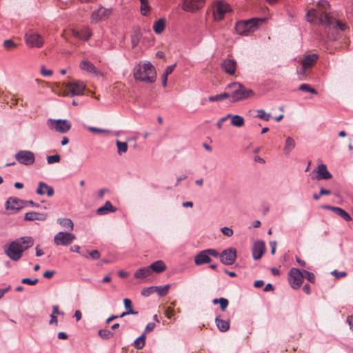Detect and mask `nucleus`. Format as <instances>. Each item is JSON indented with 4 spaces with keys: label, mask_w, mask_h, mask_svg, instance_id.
Here are the masks:
<instances>
[{
    "label": "nucleus",
    "mask_w": 353,
    "mask_h": 353,
    "mask_svg": "<svg viewBox=\"0 0 353 353\" xmlns=\"http://www.w3.org/2000/svg\"><path fill=\"white\" fill-rule=\"evenodd\" d=\"M310 23H319L325 27L327 38L331 41H336L340 37V32L348 28L345 23L336 19L325 11H319L315 9L310 10L306 14Z\"/></svg>",
    "instance_id": "nucleus-1"
},
{
    "label": "nucleus",
    "mask_w": 353,
    "mask_h": 353,
    "mask_svg": "<svg viewBox=\"0 0 353 353\" xmlns=\"http://www.w3.org/2000/svg\"><path fill=\"white\" fill-rule=\"evenodd\" d=\"M34 245V240L31 236H22L7 243L4 245L5 254L14 261H18L23 256L24 251Z\"/></svg>",
    "instance_id": "nucleus-2"
},
{
    "label": "nucleus",
    "mask_w": 353,
    "mask_h": 353,
    "mask_svg": "<svg viewBox=\"0 0 353 353\" xmlns=\"http://www.w3.org/2000/svg\"><path fill=\"white\" fill-rule=\"evenodd\" d=\"M225 90L229 95L230 101L233 103L247 99L254 94L252 90L245 88L242 83L239 82L229 83L225 87Z\"/></svg>",
    "instance_id": "nucleus-3"
},
{
    "label": "nucleus",
    "mask_w": 353,
    "mask_h": 353,
    "mask_svg": "<svg viewBox=\"0 0 353 353\" xmlns=\"http://www.w3.org/2000/svg\"><path fill=\"white\" fill-rule=\"evenodd\" d=\"M133 75L136 80L146 83H153L156 79L154 67L149 61L140 62L134 68Z\"/></svg>",
    "instance_id": "nucleus-4"
},
{
    "label": "nucleus",
    "mask_w": 353,
    "mask_h": 353,
    "mask_svg": "<svg viewBox=\"0 0 353 353\" xmlns=\"http://www.w3.org/2000/svg\"><path fill=\"white\" fill-rule=\"evenodd\" d=\"M262 18H252L245 21H238L235 25L236 32L241 35H248L250 32H254L259 25L264 22Z\"/></svg>",
    "instance_id": "nucleus-5"
},
{
    "label": "nucleus",
    "mask_w": 353,
    "mask_h": 353,
    "mask_svg": "<svg viewBox=\"0 0 353 353\" xmlns=\"http://www.w3.org/2000/svg\"><path fill=\"white\" fill-rule=\"evenodd\" d=\"M24 38L26 45L30 48H40L44 43L43 37L31 30L26 33Z\"/></svg>",
    "instance_id": "nucleus-6"
},
{
    "label": "nucleus",
    "mask_w": 353,
    "mask_h": 353,
    "mask_svg": "<svg viewBox=\"0 0 353 353\" xmlns=\"http://www.w3.org/2000/svg\"><path fill=\"white\" fill-rule=\"evenodd\" d=\"M50 129H54L60 133H66L71 128V122L67 119H52L48 121Z\"/></svg>",
    "instance_id": "nucleus-7"
},
{
    "label": "nucleus",
    "mask_w": 353,
    "mask_h": 353,
    "mask_svg": "<svg viewBox=\"0 0 353 353\" xmlns=\"http://www.w3.org/2000/svg\"><path fill=\"white\" fill-rule=\"evenodd\" d=\"M303 281V274L298 268H292L288 273V282L290 286L294 289H299Z\"/></svg>",
    "instance_id": "nucleus-8"
},
{
    "label": "nucleus",
    "mask_w": 353,
    "mask_h": 353,
    "mask_svg": "<svg viewBox=\"0 0 353 353\" xmlns=\"http://www.w3.org/2000/svg\"><path fill=\"white\" fill-rule=\"evenodd\" d=\"M112 12V8H105L100 6L98 9L94 10L90 15L92 23H97L99 21H105Z\"/></svg>",
    "instance_id": "nucleus-9"
},
{
    "label": "nucleus",
    "mask_w": 353,
    "mask_h": 353,
    "mask_svg": "<svg viewBox=\"0 0 353 353\" xmlns=\"http://www.w3.org/2000/svg\"><path fill=\"white\" fill-rule=\"evenodd\" d=\"M228 3L223 1H216L213 8V17L216 21H221L224 18L225 14L230 12Z\"/></svg>",
    "instance_id": "nucleus-10"
},
{
    "label": "nucleus",
    "mask_w": 353,
    "mask_h": 353,
    "mask_svg": "<svg viewBox=\"0 0 353 353\" xmlns=\"http://www.w3.org/2000/svg\"><path fill=\"white\" fill-rule=\"evenodd\" d=\"M16 160L25 165H32L35 161L34 154L29 150H20L15 154Z\"/></svg>",
    "instance_id": "nucleus-11"
},
{
    "label": "nucleus",
    "mask_w": 353,
    "mask_h": 353,
    "mask_svg": "<svg viewBox=\"0 0 353 353\" xmlns=\"http://www.w3.org/2000/svg\"><path fill=\"white\" fill-rule=\"evenodd\" d=\"M205 0H183L182 9L185 12H195L205 5Z\"/></svg>",
    "instance_id": "nucleus-12"
},
{
    "label": "nucleus",
    "mask_w": 353,
    "mask_h": 353,
    "mask_svg": "<svg viewBox=\"0 0 353 353\" xmlns=\"http://www.w3.org/2000/svg\"><path fill=\"white\" fill-rule=\"evenodd\" d=\"M75 236L70 232H59L54 237V243L57 245L67 246L72 243Z\"/></svg>",
    "instance_id": "nucleus-13"
},
{
    "label": "nucleus",
    "mask_w": 353,
    "mask_h": 353,
    "mask_svg": "<svg viewBox=\"0 0 353 353\" xmlns=\"http://www.w3.org/2000/svg\"><path fill=\"white\" fill-rule=\"evenodd\" d=\"M66 90L71 97L81 95L85 88V85L81 81H76L67 83Z\"/></svg>",
    "instance_id": "nucleus-14"
},
{
    "label": "nucleus",
    "mask_w": 353,
    "mask_h": 353,
    "mask_svg": "<svg viewBox=\"0 0 353 353\" xmlns=\"http://www.w3.org/2000/svg\"><path fill=\"white\" fill-rule=\"evenodd\" d=\"M236 259V252L234 248H228L224 250L220 254V261L225 265H232Z\"/></svg>",
    "instance_id": "nucleus-15"
},
{
    "label": "nucleus",
    "mask_w": 353,
    "mask_h": 353,
    "mask_svg": "<svg viewBox=\"0 0 353 353\" xmlns=\"http://www.w3.org/2000/svg\"><path fill=\"white\" fill-rule=\"evenodd\" d=\"M236 66V61L230 59H224L221 63L222 70L229 75H234L235 74Z\"/></svg>",
    "instance_id": "nucleus-16"
},
{
    "label": "nucleus",
    "mask_w": 353,
    "mask_h": 353,
    "mask_svg": "<svg viewBox=\"0 0 353 353\" xmlns=\"http://www.w3.org/2000/svg\"><path fill=\"white\" fill-rule=\"evenodd\" d=\"M265 250V243L263 241H256L252 247V256L255 260L260 259Z\"/></svg>",
    "instance_id": "nucleus-17"
},
{
    "label": "nucleus",
    "mask_w": 353,
    "mask_h": 353,
    "mask_svg": "<svg viewBox=\"0 0 353 353\" xmlns=\"http://www.w3.org/2000/svg\"><path fill=\"white\" fill-rule=\"evenodd\" d=\"M319 56L316 54L306 55L301 62L302 68L301 71L305 73L308 68H310L316 62Z\"/></svg>",
    "instance_id": "nucleus-18"
},
{
    "label": "nucleus",
    "mask_w": 353,
    "mask_h": 353,
    "mask_svg": "<svg viewBox=\"0 0 353 353\" xmlns=\"http://www.w3.org/2000/svg\"><path fill=\"white\" fill-rule=\"evenodd\" d=\"M36 193L39 195H43L46 194L49 197L54 195V191L52 187L48 185L43 181H40L38 184V188L36 190Z\"/></svg>",
    "instance_id": "nucleus-19"
},
{
    "label": "nucleus",
    "mask_w": 353,
    "mask_h": 353,
    "mask_svg": "<svg viewBox=\"0 0 353 353\" xmlns=\"http://www.w3.org/2000/svg\"><path fill=\"white\" fill-rule=\"evenodd\" d=\"M324 209H327L333 212H334L338 216H341L342 219H343L346 221H352L351 216L343 209L339 208V207H335V206H331V205H325L323 207Z\"/></svg>",
    "instance_id": "nucleus-20"
},
{
    "label": "nucleus",
    "mask_w": 353,
    "mask_h": 353,
    "mask_svg": "<svg viewBox=\"0 0 353 353\" xmlns=\"http://www.w3.org/2000/svg\"><path fill=\"white\" fill-rule=\"evenodd\" d=\"M332 177L325 164H320L317 167L316 178L317 180L330 179Z\"/></svg>",
    "instance_id": "nucleus-21"
},
{
    "label": "nucleus",
    "mask_w": 353,
    "mask_h": 353,
    "mask_svg": "<svg viewBox=\"0 0 353 353\" xmlns=\"http://www.w3.org/2000/svg\"><path fill=\"white\" fill-rule=\"evenodd\" d=\"M48 214L46 212H29L26 213L24 219L26 221H45L47 219Z\"/></svg>",
    "instance_id": "nucleus-22"
},
{
    "label": "nucleus",
    "mask_w": 353,
    "mask_h": 353,
    "mask_svg": "<svg viewBox=\"0 0 353 353\" xmlns=\"http://www.w3.org/2000/svg\"><path fill=\"white\" fill-rule=\"evenodd\" d=\"M210 261L211 258L208 256L205 250L201 251L194 256V263L196 265H201Z\"/></svg>",
    "instance_id": "nucleus-23"
},
{
    "label": "nucleus",
    "mask_w": 353,
    "mask_h": 353,
    "mask_svg": "<svg viewBox=\"0 0 353 353\" xmlns=\"http://www.w3.org/2000/svg\"><path fill=\"white\" fill-rule=\"evenodd\" d=\"M22 208V201L16 198H9L6 201L7 210H14L19 211Z\"/></svg>",
    "instance_id": "nucleus-24"
},
{
    "label": "nucleus",
    "mask_w": 353,
    "mask_h": 353,
    "mask_svg": "<svg viewBox=\"0 0 353 353\" xmlns=\"http://www.w3.org/2000/svg\"><path fill=\"white\" fill-rule=\"evenodd\" d=\"M79 68L82 70L87 71L89 73L98 74L99 71L92 63L88 60H83L79 64Z\"/></svg>",
    "instance_id": "nucleus-25"
},
{
    "label": "nucleus",
    "mask_w": 353,
    "mask_h": 353,
    "mask_svg": "<svg viewBox=\"0 0 353 353\" xmlns=\"http://www.w3.org/2000/svg\"><path fill=\"white\" fill-rule=\"evenodd\" d=\"M117 210V208H114L110 201H107L105 204L99 208L97 210V213L99 215H104L107 214L109 212H113Z\"/></svg>",
    "instance_id": "nucleus-26"
},
{
    "label": "nucleus",
    "mask_w": 353,
    "mask_h": 353,
    "mask_svg": "<svg viewBox=\"0 0 353 353\" xmlns=\"http://www.w3.org/2000/svg\"><path fill=\"white\" fill-rule=\"evenodd\" d=\"M149 268L151 272L161 273L166 270V265L163 261L159 260L152 263Z\"/></svg>",
    "instance_id": "nucleus-27"
},
{
    "label": "nucleus",
    "mask_w": 353,
    "mask_h": 353,
    "mask_svg": "<svg viewBox=\"0 0 353 353\" xmlns=\"http://www.w3.org/2000/svg\"><path fill=\"white\" fill-rule=\"evenodd\" d=\"M152 274L149 266L141 268L136 270L134 276L136 279H145Z\"/></svg>",
    "instance_id": "nucleus-28"
},
{
    "label": "nucleus",
    "mask_w": 353,
    "mask_h": 353,
    "mask_svg": "<svg viewBox=\"0 0 353 353\" xmlns=\"http://www.w3.org/2000/svg\"><path fill=\"white\" fill-rule=\"evenodd\" d=\"M296 143L294 140L290 137H288L285 139V145L283 148V152L285 155H289L292 150L295 148Z\"/></svg>",
    "instance_id": "nucleus-29"
},
{
    "label": "nucleus",
    "mask_w": 353,
    "mask_h": 353,
    "mask_svg": "<svg viewBox=\"0 0 353 353\" xmlns=\"http://www.w3.org/2000/svg\"><path fill=\"white\" fill-rule=\"evenodd\" d=\"M165 28V19L161 18L154 22L153 25V30L156 34H161Z\"/></svg>",
    "instance_id": "nucleus-30"
},
{
    "label": "nucleus",
    "mask_w": 353,
    "mask_h": 353,
    "mask_svg": "<svg viewBox=\"0 0 353 353\" xmlns=\"http://www.w3.org/2000/svg\"><path fill=\"white\" fill-rule=\"evenodd\" d=\"M216 325L218 327V329L221 332H226L230 328V322L228 321L223 320L220 319L219 317H216L215 319Z\"/></svg>",
    "instance_id": "nucleus-31"
},
{
    "label": "nucleus",
    "mask_w": 353,
    "mask_h": 353,
    "mask_svg": "<svg viewBox=\"0 0 353 353\" xmlns=\"http://www.w3.org/2000/svg\"><path fill=\"white\" fill-rule=\"evenodd\" d=\"M57 222L60 224L61 226L69 229L70 231H72L74 228L73 222L70 219L60 218L57 219Z\"/></svg>",
    "instance_id": "nucleus-32"
},
{
    "label": "nucleus",
    "mask_w": 353,
    "mask_h": 353,
    "mask_svg": "<svg viewBox=\"0 0 353 353\" xmlns=\"http://www.w3.org/2000/svg\"><path fill=\"white\" fill-rule=\"evenodd\" d=\"M231 124L236 127H241L244 125V118L242 116L231 114Z\"/></svg>",
    "instance_id": "nucleus-33"
},
{
    "label": "nucleus",
    "mask_w": 353,
    "mask_h": 353,
    "mask_svg": "<svg viewBox=\"0 0 353 353\" xmlns=\"http://www.w3.org/2000/svg\"><path fill=\"white\" fill-rule=\"evenodd\" d=\"M76 35L82 40L88 41L92 36V32L89 28H85L80 33H77Z\"/></svg>",
    "instance_id": "nucleus-34"
},
{
    "label": "nucleus",
    "mask_w": 353,
    "mask_h": 353,
    "mask_svg": "<svg viewBox=\"0 0 353 353\" xmlns=\"http://www.w3.org/2000/svg\"><path fill=\"white\" fill-rule=\"evenodd\" d=\"M145 344V334H142L134 341V346L137 350H141Z\"/></svg>",
    "instance_id": "nucleus-35"
},
{
    "label": "nucleus",
    "mask_w": 353,
    "mask_h": 353,
    "mask_svg": "<svg viewBox=\"0 0 353 353\" xmlns=\"http://www.w3.org/2000/svg\"><path fill=\"white\" fill-rule=\"evenodd\" d=\"M225 99H229V95L228 94L227 91H225L223 93H221L219 94L210 96L208 97V100L211 102L221 101H223Z\"/></svg>",
    "instance_id": "nucleus-36"
},
{
    "label": "nucleus",
    "mask_w": 353,
    "mask_h": 353,
    "mask_svg": "<svg viewBox=\"0 0 353 353\" xmlns=\"http://www.w3.org/2000/svg\"><path fill=\"white\" fill-rule=\"evenodd\" d=\"M141 2V13L143 16H147L150 10V6L148 0H140Z\"/></svg>",
    "instance_id": "nucleus-37"
},
{
    "label": "nucleus",
    "mask_w": 353,
    "mask_h": 353,
    "mask_svg": "<svg viewBox=\"0 0 353 353\" xmlns=\"http://www.w3.org/2000/svg\"><path fill=\"white\" fill-rule=\"evenodd\" d=\"M170 286L169 284L163 286H154V292H157L160 296H164L168 294Z\"/></svg>",
    "instance_id": "nucleus-38"
},
{
    "label": "nucleus",
    "mask_w": 353,
    "mask_h": 353,
    "mask_svg": "<svg viewBox=\"0 0 353 353\" xmlns=\"http://www.w3.org/2000/svg\"><path fill=\"white\" fill-rule=\"evenodd\" d=\"M116 144L118 148V154L121 155L128 150V144L126 142H121L119 140L116 141Z\"/></svg>",
    "instance_id": "nucleus-39"
},
{
    "label": "nucleus",
    "mask_w": 353,
    "mask_h": 353,
    "mask_svg": "<svg viewBox=\"0 0 353 353\" xmlns=\"http://www.w3.org/2000/svg\"><path fill=\"white\" fill-rule=\"evenodd\" d=\"M98 334L103 339H109L114 335L112 332L106 329L99 330Z\"/></svg>",
    "instance_id": "nucleus-40"
},
{
    "label": "nucleus",
    "mask_w": 353,
    "mask_h": 353,
    "mask_svg": "<svg viewBox=\"0 0 353 353\" xmlns=\"http://www.w3.org/2000/svg\"><path fill=\"white\" fill-rule=\"evenodd\" d=\"M299 90L303 92H310L312 94H317V91L314 88H312L310 85L306 83L301 84L299 86Z\"/></svg>",
    "instance_id": "nucleus-41"
},
{
    "label": "nucleus",
    "mask_w": 353,
    "mask_h": 353,
    "mask_svg": "<svg viewBox=\"0 0 353 353\" xmlns=\"http://www.w3.org/2000/svg\"><path fill=\"white\" fill-rule=\"evenodd\" d=\"M256 112H257L256 117L263 119L266 121H268L270 120V117H271L270 114L265 113V112L262 109L257 110Z\"/></svg>",
    "instance_id": "nucleus-42"
},
{
    "label": "nucleus",
    "mask_w": 353,
    "mask_h": 353,
    "mask_svg": "<svg viewBox=\"0 0 353 353\" xmlns=\"http://www.w3.org/2000/svg\"><path fill=\"white\" fill-rule=\"evenodd\" d=\"M303 277H305L308 281H310V283H314L316 277H315V275L314 274V273L307 271V270H303Z\"/></svg>",
    "instance_id": "nucleus-43"
},
{
    "label": "nucleus",
    "mask_w": 353,
    "mask_h": 353,
    "mask_svg": "<svg viewBox=\"0 0 353 353\" xmlns=\"http://www.w3.org/2000/svg\"><path fill=\"white\" fill-rule=\"evenodd\" d=\"M60 156L59 154H54L47 157V162L48 164H52L60 161Z\"/></svg>",
    "instance_id": "nucleus-44"
},
{
    "label": "nucleus",
    "mask_w": 353,
    "mask_h": 353,
    "mask_svg": "<svg viewBox=\"0 0 353 353\" xmlns=\"http://www.w3.org/2000/svg\"><path fill=\"white\" fill-rule=\"evenodd\" d=\"M153 292H154V286L145 288L141 290V295L144 296H149L150 294H152Z\"/></svg>",
    "instance_id": "nucleus-45"
},
{
    "label": "nucleus",
    "mask_w": 353,
    "mask_h": 353,
    "mask_svg": "<svg viewBox=\"0 0 353 353\" xmlns=\"http://www.w3.org/2000/svg\"><path fill=\"white\" fill-rule=\"evenodd\" d=\"M219 303L220 304L221 310L225 311L226 307L228 306L229 301L225 298H220L219 299Z\"/></svg>",
    "instance_id": "nucleus-46"
},
{
    "label": "nucleus",
    "mask_w": 353,
    "mask_h": 353,
    "mask_svg": "<svg viewBox=\"0 0 353 353\" xmlns=\"http://www.w3.org/2000/svg\"><path fill=\"white\" fill-rule=\"evenodd\" d=\"M70 250L72 252H73L79 253V254H80L81 256H83L84 257H87V255H86V252H82V251H81L80 246H79L77 245H74L72 246L70 248Z\"/></svg>",
    "instance_id": "nucleus-47"
},
{
    "label": "nucleus",
    "mask_w": 353,
    "mask_h": 353,
    "mask_svg": "<svg viewBox=\"0 0 353 353\" xmlns=\"http://www.w3.org/2000/svg\"><path fill=\"white\" fill-rule=\"evenodd\" d=\"M38 281H39L38 279H30V278H23L21 280V283H23V284H28V285H31L37 284L38 283Z\"/></svg>",
    "instance_id": "nucleus-48"
},
{
    "label": "nucleus",
    "mask_w": 353,
    "mask_h": 353,
    "mask_svg": "<svg viewBox=\"0 0 353 353\" xmlns=\"http://www.w3.org/2000/svg\"><path fill=\"white\" fill-rule=\"evenodd\" d=\"M3 46L6 49H11L17 47V44L14 43L11 39L5 40L3 42Z\"/></svg>",
    "instance_id": "nucleus-49"
},
{
    "label": "nucleus",
    "mask_w": 353,
    "mask_h": 353,
    "mask_svg": "<svg viewBox=\"0 0 353 353\" xmlns=\"http://www.w3.org/2000/svg\"><path fill=\"white\" fill-rule=\"evenodd\" d=\"M41 74L43 77H50L53 74L52 70L46 69L44 65H42L41 68Z\"/></svg>",
    "instance_id": "nucleus-50"
},
{
    "label": "nucleus",
    "mask_w": 353,
    "mask_h": 353,
    "mask_svg": "<svg viewBox=\"0 0 353 353\" xmlns=\"http://www.w3.org/2000/svg\"><path fill=\"white\" fill-rule=\"evenodd\" d=\"M221 230L224 235L228 237L232 236L234 233L232 229L228 227H223L221 229Z\"/></svg>",
    "instance_id": "nucleus-51"
},
{
    "label": "nucleus",
    "mask_w": 353,
    "mask_h": 353,
    "mask_svg": "<svg viewBox=\"0 0 353 353\" xmlns=\"http://www.w3.org/2000/svg\"><path fill=\"white\" fill-rule=\"evenodd\" d=\"M176 66V63H175L174 64H173L172 65L168 66L163 72V76H168L169 74H170L173 72V70Z\"/></svg>",
    "instance_id": "nucleus-52"
},
{
    "label": "nucleus",
    "mask_w": 353,
    "mask_h": 353,
    "mask_svg": "<svg viewBox=\"0 0 353 353\" xmlns=\"http://www.w3.org/2000/svg\"><path fill=\"white\" fill-rule=\"evenodd\" d=\"M88 130L92 132H97V133H103V132H108L109 130H104L101 128H98L96 127H88Z\"/></svg>",
    "instance_id": "nucleus-53"
},
{
    "label": "nucleus",
    "mask_w": 353,
    "mask_h": 353,
    "mask_svg": "<svg viewBox=\"0 0 353 353\" xmlns=\"http://www.w3.org/2000/svg\"><path fill=\"white\" fill-rule=\"evenodd\" d=\"M206 252L208 254V256H212L214 257H220V254L214 249H206Z\"/></svg>",
    "instance_id": "nucleus-54"
},
{
    "label": "nucleus",
    "mask_w": 353,
    "mask_h": 353,
    "mask_svg": "<svg viewBox=\"0 0 353 353\" xmlns=\"http://www.w3.org/2000/svg\"><path fill=\"white\" fill-rule=\"evenodd\" d=\"M230 117H231V114H228L227 116H225V117H224L221 118V119L218 121V122H217V123H216L217 128H218L219 129H221L223 123V122H225V121H227V119H228V118H230Z\"/></svg>",
    "instance_id": "nucleus-55"
},
{
    "label": "nucleus",
    "mask_w": 353,
    "mask_h": 353,
    "mask_svg": "<svg viewBox=\"0 0 353 353\" xmlns=\"http://www.w3.org/2000/svg\"><path fill=\"white\" fill-rule=\"evenodd\" d=\"M332 274L334 275L336 279H340L341 277L345 276L347 275V272L344 271L338 272L335 270L332 272Z\"/></svg>",
    "instance_id": "nucleus-56"
},
{
    "label": "nucleus",
    "mask_w": 353,
    "mask_h": 353,
    "mask_svg": "<svg viewBox=\"0 0 353 353\" xmlns=\"http://www.w3.org/2000/svg\"><path fill=\"white\" fill-rule=\"evenodd\" d=\"M90 256L92 259H94V260H97V259H99L100 258V253L98 250H92L90 253Z\"/></svg>",
    "instance_id": "nucleus-57"
},
{
    "label": "nucleus",
    "mask_w": 353,
    "mask_h": 353,
    "mask_svg": "<svg viewBox=\"0 0 353 353\" xmlns=\"http://www.w3.org/2000/svg\"><path fill=\"white\" fill-rule=\"evenodd\" d=\"M123 303H124V306L125 307V309L128 310H133L132 308V301L130 299H124L123 300Z\"/></svg>",
    "instance_id": "nucleus-58"
},
{
    "label": "nucleus",
    "mask_w": 353,
    "mask_h": 353,
    "mask_svg": "<svg viewBox=\"0 0 353 353\" xmlns=\"http://www.w3.org/2000/svg\"><path fill=\"white\" fill-rule=\"evenodd\" d=\"M51 314L52 315H55V316H57V314L64 315V312H60L59 310V306L57 305H55L52 306V312Z\"/></svg>",
    "instance_id": "nucleus-59"
},
{
    "label": "nucleus",
    "mask_w": 353,
    "mask_h": 353,
    "mask_svg": "<svg viewBox=\"0 0 353 353\" xmlns=\"http://www.w3.org/2000/svg\"><path fill=\"white\" fill-rule=\"evenodd\" d=\"M174 314V311L171 307H168L165 310V316L168 319H171Z\"/></svg>",
    "instance_id": "nucleus-60"
},
{
    "label": "nucleus",
    "mask_w": 353,
    "mask_h": 353,
    "mask_svg": "<svg viewBox=\"0 0 353 353\" xmlns=\"http://www.w3.org/2000/svg\"><path fill=\"white\" fill-rule=\"evenodd\" d=\"M138 314V312H137L134 310H128L126 312H123L121 315L119 316V318H122L128 314Z\"/></svg>",
    "instance_id": "nucleus-61"
},
{
    "label": "nucleus",
    "mask_w": 353,
    "mask_h": 353,
    "mask_svg": "<svg viewBox=\"0 0 353 353\" xmlns=\"http://www.w3.org/2000/svg\"><path fill=\"white\" fill-rule=\"evenodd\" d=\"M155 327V324L154 323H149L147 324L145 328V332H150V331H152Z\"/></svg>",
    "instance_id": "nucleus-62"
},
{
    "label": "nucleus",
    "mask_w": 353,
    "mask_h": 353,
    "mask_svg": "<svg viewBox=\"0 0 353 353\" xmlns=\"http://www.w3.org/2000/svg\"><path fill=\"white\" fill-rule=\"evenodd\" d=\"M54 274H55V271L48 270L43 273V277L47 278V279H50Z\"/></svg>",
    "instance_id": "nucleus-63"
},
{
    "label": "nucleus",
    "mask_w": 353,
    "mask_h": 353,
    "mask_svg": "<svg viewBox=\"0 0 353 353\" xmlns=\"http://www.w3.org/2000/svg\"><path fill=\"white\" fill-rule=\"evenodd\" d=\"M49 323L50 325L55 324L56 325H57L58 320H57V316L50 314V319Z\"/></svg>",
    "instance_id": "nucleus-64"
}]
</instances>
